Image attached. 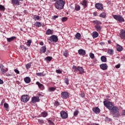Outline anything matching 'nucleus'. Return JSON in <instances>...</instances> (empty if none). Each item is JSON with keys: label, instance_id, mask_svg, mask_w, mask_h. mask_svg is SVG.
Segmentation results:
<instances>
[{"label": "nucleus", "instance_id": "nucleus-34", "mask_svg": "<svg viewBox=\"0 0 125 125\" xmlns=\"http://www.w3.org/2000/svg\"><path fill=\"white\" fill-rule=\"evenodd\" d=\"M95 28L98 32H100V31H101L102 27L101 25H96Z\"/></svg>", "mask_w": 125, "mask_h": 125}, {"label": "nucleus", "instance_id": "nucleus-47", "mask_svg": "<svg viewBox=\"0 0 125 125\" xmlns=\"http://www.w3.org/2000/svg\"><path fill=\"white\" fill-rule=\"evenodd\" d=\"M81 97H82V98H84L85 97V94H84V92H82L80 94Z\"/></svg>", "mask_w": 125, "mask_h": 125}, {"label": "nucleus", "instance_id": "nucleus-51", "mask_svg": "<svg viewBox=\"0 0 125 125\" xmlns=\"http://www.w3.org/2000/svg\"><path fill=\"white\" fill-rule=\"evenodd\" d=\"M54 105L57 107V106H59V102L56 101L54 103Z\"/></svg>", "mask_w": 125, "mask_h": 125}, {"label": "nucleus", "instance_id": "nucleus-1", "mask_svg": "<svg viewBox=\"0 0 125 125\" xmlns=\"http://www.w3.org/2000/svg\"><path fill=\"white\" fill-rule=\"evenodd\" d=\"M65 1L63 0H58L55 3V7L59 10L63 9Z\"/></svg>", "mask_w": 125, "mask_h": 125}, {"label": "nucleus", "instance_id": "nucleus-35", "mask_svg": "<svg viewBox=\"0 0 125 125\" xmlns=\"http://www.w3.org/2000/svg\"><path fill=\"white\" fill-rule=\"evenodd\" d=\"M100 17H102V18H105L106 17V13L105 12H103L100 14Z\"/></svg>", "mask_w": 125, "mask_h": 125}, {"label": "nucleus", "instance_id": "nucleus-23", "mask_svg": "<svg viewBox=\"0 0 125 125\" xmlns=\"http://www.w3.org/2000/svg\"><path fill=\"white\" fill-rule=\"evenodd\" d=\"M15 39H16V37L15 36H13L11 38H7V41L8 42H11L12 41H14Z\"/></svg>", "mask_w": 125, "mask_h": 125}, {"label": "nucleus", "instance_id": "nucleus-59", "mask_svg": "<svg viewBox=\"0 0 125 125\" xmlns=\"http://www.w3.org/2000/svg\"><path fill=\"white\" fill-rule=\"evenodd\" d=\"M40 45H43V42H40Z\"/></svg>", "mask_w": 125, "mask_h": 125}, {"label": "nucleus", "instance_id": "nucleus-29", "mask_svg": "<svg viewBox=\"0 0 125 125\" xmlns=\"http://www.w3.org/2000/svg\"><path fill=\"white\" fill-rule=\"evenodd\" d=\"M81 37H82V35H81V33H77L75 35V38L77 40H81Z\"/></svg>", "mask_w": 125, "mask_h": 125}, {"label": "nucleus", "instance_id": "nucleus-53", "mask_svg": "<svg viewBox=\"0 0 125 125\" xmlns=\"http://www.w3.org/2000/svg\"><path fill=\"white\" fill-rule=\"evenodd\" d=\"M64 83H65L68 85L69 84V80H68V79H65Z\"/></svg>", "mask_w": 125, "mask_h": 125}, {"label": "nucleus", "instance_id": "nucleus-50", "mask_svg": "<svg viewBox=\"0 0 125 125\" xmlns=\"http://www.w3.org/2000/svg\"><path fill=\"white\" fill-rule=\"evenodd\" d=\"M56 73H57L58 74H61L62 73V71H61V70L60 69H57L56 70Z\"/></svg>", "mask_w": 125, "mask_h": 125}, {"label": "nucleus", "instance_id": "nucleus-27", "mask_svg": "<svg viewBox=\"0 0 125 125\" xmlns=\"http://www.w3.org/2000/svg\"><path fill=\"white\" fill-rule=\"evenodd\" d=\"M34 25L36 27H38V28H40V27H42V23L40 22L37 21L34 23Z\"/></svg>", "mask_w": 125, "mask_h": 125}, {"label": "nucleus", "instance_id": "nucleus-38", "mask_svg": "<svg viewBox=\"0 0 125 125\" xmlns=\"http://www.w3.org/2000/svg\"><path fill=\"white\" fill-rule=\"evenodd\" d=\"M38 123L40 125H42L43 124H44V121L42 119H38Z\"/></svg>", "mask_w": 125, "mask_h": 125}, {"label": "nucleus", "instance_id": "nucleus-8", "mask_svg": "<svg viewBox=\"0 0 125 125\" xmlns=\"http://www.w3.org/2000/svg\"><path fill=\"white\" fill-rule=\"evenodd\" d=\"M119 35L121 39L122 40H125V29H121Z\"/></svg>", "mask_w": 125, "mask_h": 125}, {"label": "nucleus", "instance_id": "nucleus-43", "mask_svg": "<svg viewBox=\"0 0 125 125\" xmlns=\"http://www.w3.org/2000/svg\"><path fill=\"white\" fill-rule=\"evenodd\" d=\"M63 54L64 56H65V57H68V51L65 50V51H63Z\"/></svg>", "mask_w": 125, "mask_h": 125}, {"label": "nucleus", "instance_id": "nucleus-21", "mask_svg": "<svg viewBox=\"0 0 125 125\" xmlns=\"http://www.w3.org/2000/svg\"><path fill=\"white\" fill-rule=\"evenodd\" d=\"M98 35H99L98 32L96 31L93 32L92 34V36L93 39H96V38L98 37Z\"/></svg>", "mask_w": 125, "mask_h": 125}, {"label": "nucleus", "instance_id": "nucleus-54", "mask_svg": "<svg viewBox=\"0 0 125 125\" xmlns=\"http://www.w3.org/2000/svg\"><path fill=\"white\" fill-rule=\"evenodd\" d=\"M14 72H15L16 74H20V72H19V70H18V69H14Z\"/></svg>", "mask_w": 125, "mask_h": 125}, {"label": "nucleus", "instance_id": "nucleus-2", "mask_svg": "<svg viewBox=\"0 0 125 125\" xmlns=\"http://www.w3.org/2000/svg\"><path fill=\"white\" fill-rule=\"evenodd\" d=\"M110 111L111 114H112L115 118H119V117L121 116L120 112H119V108H118L117 106H113Z\"/></svg>", "mask_w": 125, "mask_h": 125}, {"label": "nucleus", "instance_id": "nucleus-7", "mask_svg": "<svg viewBox=\"0 0 125 125\" xmlns=\"http://www.w3.org/2000/svg\"><path fill=\"white\" fill-rule=\"evenodd\" d=\"M40 101H41V100L40 99V97L38 96H34L31 99V102L33 104L40 102Z\"/></svg>", "mask_w": 125, "mask_h": 125}, {"label": "nucleus", "instance_id": "nucleus-31", "mask_svg": "<svg viewBox=\"0 0 125 125\" xmlns=\"http://www.w3.org/2000/svg\"><path fill=\"white\" fill-rule=\"evenodd\" d=\"M72 71L73 72H75V73H77L78 72V67L76 65H73L72 67Z\"/></svg>", "mask_w": 125, "mask_h": 125}, {"label": "nucleus", "instance_id": "nucleus-10", "mask_svg": "<svg viewBox=\"0 0 125 125\" xmlns=\"http://www.w3.org/2000/svg\"><path fill=\"white\" fill-rule=\"evenodd\" d=\"M62 97L63 99H67L69 97V93L67 92H62L61 93Z\"/></svg>", "mask_w": 125, "mask_h": 125}, {"label": "nucleus", "instance_id": "nucleus-49", "mask_svg": "<svg viewBox=\"0 0 125 125\" xmlns=\"http://www.w3.org/2000/svg\"><path fill=\"white\" fill-rule=\"evenodd\" d=\"M89 56L91 59H93V58H94V54L93 53H90Z\"/></svg>", "mask_w": 125, "mask_h": 125}, {"label": "nucleus", "instance_id": "nucleus-58", "mask_svg": "<svg viewBox=\"0 0 125 125\" xmlns=\"http://www.w3.org/2000/svg\"><path fill=\"white\" fill-rule=\"evenodd\" d=\"M0 84H3V81L0 79Z\"/></svg>", "mask_w": 125, "mask_h": 125}, {"label": "nucleus", "instance_id": "nucleus-24", "mask_svg": "<svg viewBox=\"0 0 125 125\" xmlns=\"http://www.w3.org/2000/svg\"><path fill=\"white\" fill-rule=\"evenodd\" d=\"M101 60L102 62H107V58H106V57H105L104 56H102L101 57Z\"/></svg>", "mask_w": 125, "mask_h": 125}, {"label": "nucleus", "instance_id": "nucleus-36", "mask_svg": "<svg viewBox=\"0 0 125 125\" xmlns=\"http://www.w3.org/2000/svg\"><path fill=\"white\" fill-rule=\"evenodd\" d=\"M31 66H32V62H30L25 65V68L26 69H30L31 68Z\"/></svg>", "mask_w": 125, "mask_h": 125}, {"label": "nucleus", "instance_id": "nucleus-46", "mask_svg": "<svg viewBox=\"0 0 125 125\" xmlns=\"http://www.w3.org/2000/svg\"><path fill=\"white\" fill-rule=\"evenodd\" d=\"M78 115H79V111L75 110L74 112V116H75L76 117V116H78Z\"/></svg>", "mask_w": 125, "mask_h": 125}, {"label": "nucleus", "instance_id": "nucleus-39", "mask_svg": "<svg viewBox=\"0 0 125 125\" xmlns=\"http://www.w3.org/2000/svg\"><path fill=\"white\" fill-rule=\"evenodd\" d=\"M45 59L47 61H48V62H50V61H51V60H52V57L48 56V57H46Z\"/></svg>", "mask_w": 125, "mask_h": 125}, {"label": "nucleus", "instance_id": "nucleus-45", "mask_svg": "<svg viewBox=\"0 0 125 125\" xmlns=\"http://www.w3.org/2000/svg\"><path fill=\"white\" fill-rule=\"evenodd\" d=\"M20 48L22 49V50H26V46H25L24 45H21Z\"/></svg>", "mask_w": 125, "mask_h": 125}, {"label": "nucleus", "instance_id": "nucleus-5", "mask_svg": "<svg viewBox=\"0 0 125 125\" xmlns=\"http://www.w3.org/2000/svg\"><path fill=\"white\" fill-rule=\"evenodd\" d=\"M29 100H30V96L28 95H23L21 97V101L23 103H27Z\"/></svg>", "mask_w": 125, "mask_h": 125}, {"label": "nucleus", "instance_id": "nucleus-12", "mask_svg": "<svg viewBox=\"0 0 125 125\" xmlns=\"http://www.w3.org/2000/svg\"><path fill=\"white\" fill-rule=\"evenodd\" d=\"M100 67L102 70L105 71V70H107L108 68V65L106 63H103L100 65Z\"/></svg>", "mask_w": 125, "mask_h": 125}, {"label": "nucleus", "instance_id": "nucleus-4", "mask_svg": "<svg viewBox=\"0 0 125 125\" xmlns=\"http://www.w3.org/2000/svg\"><path fill=\"white\" fill-rule=\"evenodd\" d=\"M104 104L105 107H106V108L108 109V110H109V111L112 109L113 107H114V106L113 105V103L107 100L104 101Z\"/></svg>", "mask_w": 125, "mask_h": 125}, {"label": "nucleus", "instance_id": "nucleus-33", "mask_svg": "<svg viewBox=\"0 0 125 125\" xmlns=\"http://www.w3.org/2000/svg\"><path fill=\"white\" fill-rule=\"evenodd\" d=\"M75 10H76V11H80V10H81V6L79 5H76Z\"/></svg>", "mask_w": 125, "mask_h": 125}, {"label": "nucleus", "instance_id": "nucleus-52", "mask_svg": "<svg viewBox=\"0 0 125 125\" xmlns=\"http://www.w3.org/2000/svg\"><path fill=\"white\" fill-rule=\"evenodd\" d=\"M120 67H121V64L120 63L115 65V68H116V69H119Z\"/></svg>", "mask_w": 125, "mask_h": 125}, {"label": "nucleus", "instance_id": "nucleus-17", "mask_svg": "<svg viewBox=\"0 0 125 125\" xmlns=\"http://www.w3.org/2000/svg\"><path fill=\"white\" fill-rule=\"evenodd\" d=\"M36 84L38 85L39 88H40V89H41L42 90H43V89H44V86H43V85L42 84L40 83V82H37Z\"/></svg>", "mask_w": 125, "mask_h": 125}, {"label": "nucleus", "instance_id": "nucleus-15", "mask_svg": "<svg viewBox=\"0 0 125 125\" xmlns=\"http://www.w3.org/2000/svg\"><path fill=\"white\" fill-rule=\"evenodd\" d=\"M92 110L95 114H99L100 113V109L98 107H94Z\"/></svg>", "mask_w": 125, "mask_h": 125}, {"label": "nucleus", "instance_id": "nucleus-28", "mask_svg": "<svg viewBox=\"0 0 125 125\" xmlns=\"http://www.w3.org/2000/svg\"><path fill=\"white\" fill-rule=\"evenodd\" d=\"M36 75L38 77H44V76H45V74L43 73V72H40L37 73Z\"/></svg>", "mask_w": 125, "mask_h": 125}, {"label": "nucleus", "instance_id": "nucleus-32", "mask_svg": "<svg viewBox=\"0 0 125 125\" xmlns=\"http://www.w3.org/2000/svg\"><path fill=\"white\" fill-rule=\"evenodd\" d=\"M47 115H48L47 112L45 111H43L41 114V116L43 117V118H46V117H47Z\"/></svg>", "mask_w": 125, "mask_h": 125}, {"label": "nucleus", "instance_id": "nucleus-18", "mask_svg": "<svg viewBox=\"0 0 125 125\" xmlns=\"http://www.w3.org/2000/svg\"><path fill=\"white\" fill-rule=\"evenodd\" d=\"M11 2L12 4H15V5H20V2L19 0H12Z\"/></svg>", "mask_w": 125, "mask_h": 125}, {"label": "nucleus", "instance_id": "nucleus-64", "mask_svg": "<svg viewBox=\"0 0 125 125\" xmlns=\"http://www.w3.org/2000/svg\"><path fill=\"white\" fill-rule=\"evenodd\" d=\"M95 125H99V124H95Z\"/></svg>", "mask_w": 125, "mask_h": 125}, {"label": "nucleus", "instance_id": "nucleus-56", "mask_svg": "<svg viewBox=\"0 0 125 125\" xmlns=\"http://www.w3.org/2000/svg\"><path fill=\"white\" fill-rule=\"evenodd\" d=\"M121 115H122V116H125V110L122 111Z\"/></svg>", "mask_w": 125, "mask_h": 125}, {"label": "nucleus", "instance_id": "nucleus-30", "mask_svg": "<svg viewBox=\"0 0 125 125\" xmlns=\"http://www.w3.org/2000/svg\"><path fill=\"white\" fill-rule=\"evenodd\" d=\"M4 107L5 108L6 111H8V109H9V105L8 104L5 103L4 104Z\"/></svg>", "mask_w": 125, "mask_h": 125}, {"label": "nucleus", "instance_id": "nucleus-61", "mask_svg": "<svg viewBox=\"0 0 125 125\" xmlns=\"http://www.w3.org/2000/svg\"><path fill=\"white\" fill-rule=\"evenodd\" d=\"M100 44H101V45H103L105 44V43L102 42H101Z\"/></svg>", "mask_w": 125, "mask_h": 125}, {"label": "nucleus", "instance_id": "nucleus-62", "mask_svg": "<svg viewBox=\"0 0 125 125\" xmlns=\"http://www.w3.org/2000/svg\"><path fill=\"white\" fill-rule=\"evenodd\" d=\"M23 12H24V13H27V10H24L23 11Z\"/></svg>", "mask_w": 125, "mask_h": 125}, {"label": "nucleus", "instance_id": "nucleus-48", "mask_svg": "<svg viewBox=\"0 0 125 125\" xmlns=\"http://www.w3.org/2000/svg\"><path fill=\"white\" fill-rule=\"evenodd\" d=\"M48 123L50 125H54V124L51 120H48Z\"/></svg>", "mask_w": 125, "mask_h": 125}, {"label": "nucleus", "instance_id": "nucleus-13", "mask_svg": "<svg viewBox=\"0 0 125 125\" xmlns=\"http://www.w3.org/2000/svg\"><path fill=\"white\" fill-rule=\"evenodd\" d=\"M45 51H46V47L42 46L39 50V53L42 54V53H45Z\"/></svg>", "mask_w": 125, "mask_h": 125}, {"label": "nucleus", "instance_id": "nucleus-20", "mask_svg": "<svg viewBox=\"0 0 125 125\" xmlns=\"http://www.w3.org/2000/svg\"><path fill=\"white\" fill-rule=\"evenodd\" d=\"M24 81L26 83H30L31 82V78H30L29 77H26L24 78Z\"/></svg>", "mask_w": 125, "mask_h": 125}, {"label": "nucleus", "instance_id": "nucleus-11", "mask_svg": "<svg viewBox=\"0 0 125 125\" xmlns=\"http://www.w3.org/2000/svg\"><path fill=\"white\" fill-rule=\"evenodd\" d=\"M95 7L97 8V9L102 10V9H103V4L100 3H97L95 4Z\"/></svg>", "mask_w": 125, "mask_h": 125}, {"label": "nucleus", "instance_id": "nucleus-60", "mask_svg": "<svg viewBox=\"0 0 125 125\" xmlns=\"http://www.w3.org/2000/svg\"><path fill=\"white\" fill-rule=\"evenodd\" d=\"M1 68H3V65H2V64L0 65V69H1Z\"/></svg>", "mask_w": 125, "mask_h": 125}, {"label": "nucleus", "instance_id": "nucleus-44", "mask_svg": "<svg viewBox=\"0 0 125 125\" xmlns=\"http://www.w3.org/2000/svg\"><path fill=\"white\" fill-rule=\"evenodd\" d=\"M68 20V18L67 17H63L62 18V22H66Z\"/></svg>", "mask_w": 125, "mask_h": 125}, {"label": "nucleus", "instance_id": "nucleus-25", "mask_svg": "<svg viewBox=\"0 0 125 125\" xmlns=\"http://www.w3.org/2000/svg\"><path fill=\"white\" fill-rule=\"evenodd\" d=\"M107 53L109 55H113V54H114V50L112 49H108L107 50Z\"/></svg>", "mask_w": 125, "mask_h": 125}, {"label": "nucleus", "instance_id": "nucleus-57", "mask_svg": "<svg viewBox=\"0 0 125 125\" xmlns=\"http://www.w3.org/2000/svg\"><path fill=\"white\" fill-rule=\"evenodd\" d=\"M57 18H58V16H54L52 17V19H54V20H55V19H56Z\"/></svg>", "mask_w": 125, "mask_h": 125}, {"label": "nucleus", "instance_id": "nucleus-9", "mask_svg": "<svg viewBox=\"0 0 125 125\" xmlns=\"http://www.w3.org/2000/svg\"><path fill=\"white\" fill-rule=\"evenodd\" d=\"M60 114L62 119H67L68 118V113L64 111H61Z\"/></svg>", "mask_w": 125, "mask_h": 125}, {"label": "nucleus", "instance_id": "nucleus-16", "mask_svg": "<svg viewBox=\"0 0 125 125\" xmlns=\"http://www.w3.org/2000/svg\"><path fill=\"white\" fill-rule=\"evenodd\" d=\"M78 53L79 55H82L83 56L85 54V50L83 49H80L78 50Z\"/></svg>", "mask_w": 125, "mask_h": 125}, {"label": "nucleus", "instance_id": "nucleus-37", "mask_svg": "<svg viewBox=\"0 0 125 125\" xmlns=\"http://www.w3.org/2000/svg\"><path fill=\"white\" fill-rule=\"evenodd\" d=\"M55 89H56V88H55L54 87H51L49 88L48 90H49V91L51 92L55 91Z\"/></svg>", "mask_w": 125, "mask_h": 125}, {"label": "nucleus", "instance_id": "nucleus-42", "mask_svg": "<svg viewBox=\"0 0 125 125\" xmlns=\"http://www.w3.org/2000/svg\"><path fill=\"white\" fill-rule=\"evenodd\" d=\"M33 19H34V20H35V21L40 20V16H37V15H35L34 16Z\"/></svg>", "mask_w": 125, "mask_h": 125}, {"label": "nucleus", "instance_id": "nucleus-40", "mask_svg": "<svg viewBox=\"0 0 125 125\" xmlns=\"http://www.w3.org/2000/svg\"><path fill=\"white\" fill-rule=\"evenodd\" d=\"M0 11H4L5 10V7L2 5H0Z\"/></svg>", "mask_w": 125, "mask_h": 125}, {"label": "nucleus", "instance_id": "nucleus-6", "mask_svg": "<svg viewBox=\"0 0 125 125\" xmlns=\"http://www.w3.org/2000/svg\"><path fill=\"white\" fill-rule=\"evenodd\" d=\"M48 41L53 42H58V37L57 35H53L49 37Z\"/></svg>", "mask_w": 125, "mask_h": 125}, {"label": "nucleus", "instance_id": "nucleus-26", "mask_svg": "<svg viewBox=\"0 0 125 125\" xmlns=\"http://www.w3.org/2000/svg\"><path fill=\"white\" fill-rule=\"evenodd\" d=\"M52 34H53V32L50 29H48L46 31V35H52Z\"/></svg>", "mask_w": 125, "mask_h": 125}, {"label": "nucleus", "instance_id": "nucleus-41", "mask_svg": "<svg viewBox=\"0 0 125 125\" xmlns=\"http://www.w3.org/2000/svg\"><path fill=\"white\" fill-rule=\"evenodd\" d=\"M32 43V41L31 40H28L26 43L27 46H31V43Z\"/></svg>", "mask_w": 125, "mask_h": 125}, {"label": "nucleus", "instance_id": "nucleus-14", "mask_svg": "<svg viewBox=\"0 0 125 125\" xmlns=\"http://www.w3.org/2000/svg\"><path fill=\"white\" fill-rule=\"evenodd\" d=\"M116 50L119 52L123 51L124 50V47L120 44H117L116 45Z\"/></svg>", "mask_w": 125, "mask_h": 125}, {"label": "nucleus", "instance_id": "nucleus-3", "mask_svg": "<svg viewBox=\"0 0 125 125\" xmlns=\"http://www.w3.org/2000/svg\"><path fill=\"white\" fill-rule=\"evenodd\" d=\"M112 16L114 19L119 22V23H123V22H125V19H124L123 16L121 15H113Z\"/></svg>", "mask_w": 125, "mask_h": 125}, {"label": "nucleus", "instance_id": "nucleus-19", "mask_svg": "<svg viewBox=\"0 0 125 125\" xmlns=\"http://www.w3.org/2000/svg\"><path fill=\"white\" fill-rule=\"evenodd\" d=\"M81 4L84 6V8L87 7V1H86V0H83L82 2H81Z\"/></svg>", "mask_w": 125, "mask_h": 125}, {"label": "nucleus", "instance_id": "nucleus-63", "mask_svg": "<svg viewBox=\"0 0 125 125\" xmlns=\"http://www.w3.org/2000/svg\"><path fill=\"white\" fill-rule=\"evenodd\" d=\"M1 17V13H0V18Z\"/></svg>", "mask_w": 125, "mask_h": 125}, {"label": "nucleus", "instance_id": "nucleus-22", "mask_svg": "<svg viewBox=\"0 0 125 125\" xmlns=\"http://www.w3.org/2000/svg\"><path fill=\"white\" fill-rule=\"evenodd\" d=\"M78 71H79L80 74H83V73H84V70L83 67L78 66Z\"/></svg>", "mask_w": 125, "mask_h": 125}, {"label": "nucleus", "instance_id": "nucleus-55", "mask_svg": "<svg viewBox=\"0 0 125 125\" xmlns=\"http://www.w3.org/2000/svg\"><path fill=\"white\" fill-rule=\"evenodd\" d=\"M0 70L2 73H5V69L3 67L1 68Z\"/></svg>", "mask_w": 125, "mask_h": 125}]
</instances>
